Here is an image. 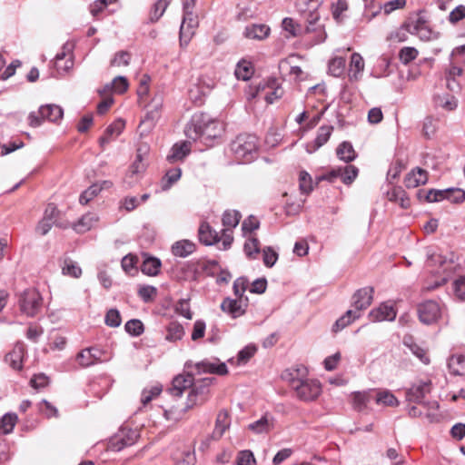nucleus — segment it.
<instances>
[{"label":"nucleus","mask_w":465,"mask_h":465,"mask_svg":"<svg viewBox=\"0 0 465 465\" xmlns=\"http://www.w3.org/2000/svg\"><path fill=\"white\" fill-rule=\"evenodd\" d=\"M224 132L223 124L204 113L194 114L186 126L185 135L193 141L200 140L207 146H213Z\"/></svg>","instance_id":"nucleus-1"},{"label":"nucleus","mask_w":465,"mask_h":465,"mask_svg":"<svg viewBox=\"0 0 465 465\" xmlns=\"http://www.w3.org/2000/svg\"><path fill=\"white\" fill-rule=\"evenodd\" d=\"M306 374L304 367L286 370L282 377L289 383L291 389L295 392L296 397L303 401L316 400L322 392V386L319 381L304 379Z\"/></svg>","instance_id":"nucleus-2"},{"label":"nucleus","mask_w":465,"mask_h":465,"mask_svg":"<svg viewBox=\"0 0 465 465\" xmlns=\"http://www.w3.org/2000/svg\"><path fill=\"white\" fill-rule=\"evenodd\" d=\"M230 149L237 160L242 163H250L257 154L258 139L250 134H239L231 143Z\"/></svg>","instance_id":"nucleus-3"},{"label":"nucleus","mask_w":465,"mask_h":465,"mask_svg":"<svg viewBox=\"0 0 465 465\" xmlns=\"http://www.w3.org/2000/svg\"><path fill=\"white\" fill-rule=\"evenodd\" d=\"M18 303L23 313L29 317H34L41 310L43 299L37 290L31 288L23 292Z\"/></svg>","instance_id":"nucleus-4"},{"label":"nucleus","mask_w":465,"mask_h":465,"mask_svg":"<svg viewBox=\"0 0 465 465\" xmlns=\"http://www.w3.org/2000/svg\"><path fill=\"white\" fill-rule=\"evenodd\" d=\"M211 382V378H204L198 381L193 380V385L191 386L187 397L185 411L205 401Z\"/></svg>","instance_id":"nucleus-5"},{"label":"nucleus","mask_w":465,"mask_h":465,"mask_svg":"<svg viewBox=\"0 0 465 465\" xmlns=\"http://www.w3.org/2000/svg\"><path fill=\"white\" fill-rule=\"evenodd\" d=\"M59 211L55 204L48 203L44 213L43 219L39 222L36 226V232L41 235H45L55 225L59 228L65 229L68 227L67 223H60L57 221V215Z\"/></svg>","instance_id":"nucleus-6"},{"label":"nucleus","mask_w":465,"mask_h":465,"mask_svg":"<svg viewBox=\"0 0 465 465\" xmlns=\"http://www.w3.org/2000/svg\"><path fill=\"white\" fill-rule=\"evenodd\" d=\"M359 169L354 165H345L331 169L330 172L323 174L320 180H326L330 183L335 182L340 179L344 184H351L358 176Z\"/></svg>","instance_id":"nucleus-7"},{"label":"nucleus","mask_w":465,"mask_h":465,"mask_svg":"<svg viewBox=\"0 0 465 465\" xmlns=\"http://www.w3.org/2000/svg\"><path fill=\"white\" fill-rule=\"evenodd\" d=\"M404 28L409 34L417 35L422 41L437 38V35L425 25L422 17L409 18L404 23Z\"/></svg>","instance_id":"nucleus-8"},{"label":"nucleus","mask_w":465,"mask_h":465,"mask_svg":"<svg viewBox=\"0 0 465 465\" xmlns=\"http://www.w3.org/2000/svg\"><path fill=\"white\" fill-rule=\"evenodd\" d=\"M431 391V381H419L414 382L409 389L405 391L406 401L409 402H414L417 404L424 405V398L427 394Z\"/></svg>","instance_id":"nucleus-9"},{"label":"nucleus","mask_w":465,"mask_h":465,"mask_svg":"<svg viewBox=\"0 0 465 465\" xmlns=\"http://www.w3.org/2000/svg\"><path fill=\"white\" fill-rule=\"evenodd\" d=\"M420 321L424 324H432L440 317V307L437 302L426 301L418 306Z\"/></svg>","instance_id":"nucleus-10"},{"label":"nucleus","mask_w":465,"mask_h":465,"mask_svg":"<svg viewBox=\"0 0 465 465\" xmlns=\"http://www.w3.org/2000/svg\"><path fill=\"white\" fill-rule=\"evenodd\" d=\"M104 352L101 349L97 347H89L82 350L77 354L76 361L80 366L86 368L98 362L104 361Z\"/></svg>","instance_id":"nucleus-11"},{"label":"nucleus","mask_w":465,"mask_h":465,"mask_svg":"<svg viewBox=\"0 0 465 465\" xmlns=\"http://www.w3.org/2000/svg\"><path fill=\"white\" fill-rule=\"evenodd\" d=\"M198 25V20L193 11H183V22L180 27V41L183 45L187 44L194 33V28Z\"/></svg>","instance_id":"nucleus-12"},{"label":"nucleus","mask_w":465,"mask_h":465,"mask_svg":"<svg viewBox=\"0 0 465 465\" xmlns=\"http://www.w3.org/2000/svg\"><path fill=\"white\" fill-rule=\"evenodd\" d=\"M323 0H308V5H311L312 10L304 13V17L307 22L306 32H316L318 30H322V25H317L318 21L321 18L320 13L318 12V8L322 5Z\"/></svg>","instance_id":"nucleus-13"},{"label":"nucleus","mask_w":465,"mask_h":465,"mask_svg":"<svg viewBox=\"0 0 465 465\" xmlns=\"http://www.w3.org/2000/svg\"><path fill=\"white\" fill-rule=\"evenodd\" d=\"M373 292L372 287H364L358 290L352 296L353 311L360 313L361 311L367 309L372 302Z\"/></svg>","instance_id":"nucleus-14"},{"label":"nucleus","mask_w":465,"mask_h":465,"mask_svg":"<svg viewBox=\"0 0 465 465\" xmlns=\"http://www.w3.org/2000/svg\"><path fill=\"white\" fill-rule=\"evenodd\" d=\"M195 368L199 372L213 373L217 375H225L228 372L226 364L220 362L218 359L203 360L197 362Z\"/></svg>","instance_id":"nucleus-15"},{"label":"nucleus","mask_w":465,"mask_h":465,"mask_svg":"<svg viewBox=\"0 0 465 465\" xmlns=\"http://www.w3.org/2000/svg\"><path fill=\"white\" fill-rule=\"evenodd\" d=\"M193 376L190 373L177 375L173 378L172 387L168 391L173 396L181 397L185 390H190L191 386L193 385Z\"/></svg>","instance_id":"nucleus-16"},{"label":"nucleus","mask_w":465,"mask_h":465,"mask_svg":"<svg viewBox=\"0 0 465 465\" xmlns=\"http://www.w3.org/2000/svg\"><path fill=\"white\" fill-rule=\"evenodd\" d=\"M332 131H333L332 125L321 126L318 129L316 138L312 142L307 143L306 151L309 153H315L319 148H321L323 144H325L329 141Z\"/></svg>","instance_id":"nucleus-17"},{"label":"nucleus","mask_w":465,"mask_h":465,"mask_svg":"<svg viewBox=\"0 0 465 465\" xmlns=\"http://www.w3.org/2000/svg\"><path fill=\"white\" fill-rule=\"evenodd\" d=\"M25 354V345L24 342L18 341L14 349L5 356V361L14 370H21L23 367V359Z\"/></svg>","instance_id":"nucleus-18"},{"label":"nucleus","mask_w":465,"mask_h":465,"mask_svg":"<svg viewBox=\"0 0 465 465\" xmlns=\"http://www.w3.org/2000/svg\"><path fill=\"white\" fill-rule=\"evenodd\" d=\"M246 302H242V299L226 298L221 304V309L230 314L232 318H237L244 314Z\"/></svg>","instance_id":"nucleus-19"},{"label":"nucleus","mask_w":465,"mask_h":465,"mask_svg":"<svg viewBox=\"0 0 465 465\" xmlns=\"http://www.w3.org/2000/svg\"><path fill=\"white\" fill-rule=\"evenodd\" d=\"M198 238L200 242L206 246L213 245L220 241L218 232L206 222L200 224L198 229Z\"/></svg>","instance_id":"nucleus-20"},{"label":"nucleus","mask_w":465,"mask_h":465,"mask_svg":"<svg viewBox=\"0 0 465 465\" xmlns=\"http://www.w3.org/2000/svg\"><path fill=\"white\" fill-rule=\"evenodd\" d=\"M396 314L392 305L383 303L377 309L371 311L369 318L371 322L393 321Z\"/></svg>","instance_id":"nucleus-21"},{"label":"nucleus","mask_w":465,"mask_h":465,"mask_svg":"<svg viewBox=\"0 0 465 465\" xmlns=\"http://www.w3.org/2000/svg\"><path fill=\"white\" fill-rule=\"evenodd\" d=\"M270 33L271 29L268 25L262 24H252L245 27L243 35L248 39L262 41L266 39Z\"/></svg>","instance_id":"nucleus-22"},{"label":"nucleus","mask_w":465,"mask_h":465,"mask_svg":"<svg viewBox=\"0 0 465 465\" xmlns=\"http://www.w3.org/2000/svg\"><path fill=\"white\" fill-rule=\"evenodd\" d=\"M172 253L175 257L186 258L196 251V244L190 240H180L173 243Z\"/></svg>","instance_id":"nucleus-23"},{"label":"nucleus","mask_w":465,"mask_h":465,"mask_svg":"<svg viewBox=\"0 0 465 465\" xmlns=\"http://www.w3.org/2000/svg\"><path fill=\"white\" fill-rule=\"evenodd\" d=\"M124 128V122L122 119H118L111 124L104 131V134L99 138V144L104 150L105 145L108 144L112 140L113 136H118Z\"/></svg>","instance_id":"nucleus-24"},{"label":"nucleus","mask_w":465,"mask_h":465,"mask_svg":"<svg viewBox=\"0 0 465 465\" xmlns=\"http://www.w3.org/2000/svg\"><path fill=\"white\" fill-rule=\"evenodd\" d=\"M273 427L274 419L268 413H265L259 420L248 425V429L256 434L268 433Z\"/></svg>","instance_id":"nucleus-25"},{"label":"nucleus","mask_w":465,"mask_h":465,"mask_svg":"<svg viewBox=\"0 0 465 465\" xmlns=\"http://www.w3.org/2000/svg\"><path fill=\"white\" fill-rule=\"evenodd\" d=\"M39 114L45 120L56 123L61 120L64 115L63 109L56 104H45L39 108Z\"/></svg>","instance_id":"nucleus-26"},{"label":"nucleus","mask_w":465,"mask_h":465,"mask_svg":"<svg viewBox=\"0 0 465 465\" xmlns=\"http://www.w3.org/2000/svg\"><path fill=\"white\" fill-rule=\"evenodd\" d=\"M364 70V60L362 56L358 53H353L351 56L349 77L350 80L357 81L359 76Z\"/></svg>","instance_id":"nucleus-27"},{"label":"nucleus","mask_w":465,"mask_h":465,"mask_svg":"<svg viewBox=\"0 0 465 465\" xmlns=\"http://www.w3.org/2000/svg\"><path fill=\"white\" fill-rule=\"evenodd\" d=\"M97 221L98 218L94 213H88L83 215L76 223H74L73 224V228L78 233H84L93 228Z\"/></svg>","instance_id":"nucleus-28"},{"label":"nucleus","mask_w":465,"mask_h":465,"mask_svg":"<svg viewBox=\"0 0 465 465\" xmlns=\"http://www.w3.org/2000/svg\"><path fill=\"white\" fill-rule=\"evenodd\" d=\"M428 180V173L425 170L418 168L417 171H412L405 178V185L408 188H415L421 184H425Z\"/></svg>","instance_id":"nucleus-29"},{"label":"nucleus","mask_w":465,"mask_h":465,"mask_svg":"<svg viewBox=\"0 0 465 465\" xmlns=\"http://www.w3.org/2000/svg\"><path fill=\"white\" fill-rule=\"evenodd\" d=\"M162 266V262L160 259L156 257L147 256L144 258L142 265L141 271L143 273L149 276H155L160 272V268Z\"/></svg>","instance_id":"nucleus-30"},{"label":"nucleus","mask_w":465,"mask_h":465,"mask_svg":"<svg viewBox=\"0 0 465 465\" xmlns=\"http://www.w3.org/2000/svg\"><path fill=\"white\" fill-rule=\"evenodd\" d=\"M145 170V164L143 163H139V161H134L124 180V183H126L129 187H132L138 180V175Z\"/></svg>","instance_id":"nucleus-31"},{"label":"nucleus","mask_w":465,"mask_h":465,"mask_svg":"<svg viewBox=\"0 0 465 465\" xmlns=\"http://www.w3.org/2000/svg\"><path fill=\"white\" fill-rule=\"evenodd\" d=\"M338 158L345 163H350L356 158V153L350 142H342L336 149Z\"/></svg>","instance_id":"nucleus-32"},{"label":"nucleus","mask_w":465,"mask_h":465,"mask_svg":"<svg viewBox=\"0 0 465 465\" xmlns=\"http://www.w3.org/2000/svg\"><path fill=\"white\" fill-rule=\"evenodd\" d=\"M450 371L454 375H465V356L452 355L448 361Z\"/></svg>","instance_id":"nucleus-33"},{"label":"nucleus","mask_w":465,"mask_h":465,"mask_svg":"<svg viewBox=\"0 0 465 465\" xmlns=\"http://www.w3.org/2000/svg\"><path fill=\"white\" fill-rule=\"evenodd\" d=\"M253 74V67L252 64L246 60H241L238 62L234 74L237 79L247 81L249 80Z\"/></svg>","instance_id":"nucleus-34"},{"label":"nucleus","mask_w":465,"mask_h":465,"mask_svg":"<svg viewBox=\"0 0 465 465\" xmlns=\"http://www.w3.org/2000/svg\"><path fill=\"white\" fill-rule=\"evenodd\" d=\"M361 313L357 311L348 310L344 315L340 317L334 323L332 327L333 331H339L344 329L347 325H349L352 321L360 318Z\"/></svg>","instance_id":"nucleus-35"},{"label":"nucleus","mask_w":465,"mask_h":465,"mask_svg":"<svg viewBox=\"0 0 465 465\" xmlns=\"http://www.w3.org/2000/svg\"><path fill=\"white\" fill-rule=\"evenodd\" d=\"M228 426L229 422L227 412L220 411L216 419L215 428L213 431V438L219 440L223 435Z\"/></svg>","instance_id":"nucleus-36"},{"label":"nucleus","mask_w":465,"mask_h":465,"mask_svg":"<svg viewBox=\"0 0 465 465\" xmlns=\"http://www.w3.org/2000/svg\"><path fill=\"white\" fill-rule=\"evenodd\" d=\"M388 195L390 201L399 203L402 208L406 209L411 205L410 198L401 187L393 188Z\"/></svg>","instance_id":"nucleus-37"},{"label":"nucleus","mask_w":465,"mask_h":465,"mask_svg":"<svg viewBox=\"0 0 465 465\" xmlns=\"http://www.w3.org/2000/svg\"><path fill=\"white\" fill-rule=\"evenodd\" d=\"M242 218V214L240 212L236 210H227L223 214V225L225 227V229H228L229 231L232 228H235Z\"/></svg>","instance_id":"nucleus-38"},{"label":"nucleus","mask_w":465,"mask_h":465,"mask_svg":"<svg viewBox=\"0 0 465 465\" xmlns=\"http://www.w3.org/2000/svg\"><path fill=\"white\" fill-rule=\"evenodd\" d=\"M190 152V148L186 143L181 144L175 143L172 149L171 153L167 156V160L170 163H174L179 160H183Z\"/></svg>","instance_id":"nucleus-39"},{"label":"nucleus","mask_w":465,"mask_h":465,"mask_svg":"<svg viewBox=\"0 0 465 465\" xmlns=\"http://www.w3.org/2000/svg\"><path fill=\"white\" fill-rule=\"evenodd\" d=\"M376 403L384 406L396 407L400 404L398 399L388 390L380 391L376 395Z\"/></svg>","instance_id":"nucleus-40"},{"label":"nucleus","mask_w":465,"mask_h":465,"mask_svg":"<svg viewBox=\"0 0 465 465\" xmlns=\"http://www.w3.org/2000/svg\"><path fill=\"white\" fill-rule=\"evenodd\" d=\"M167 333L165 339L169 341H176L184 335V329L182 324L177 322H172L167 326Z\"/></svg>","instance_id":"nucleus-41"},{"label":"nucleus","mask_w":465,"mask_h":465,"mask_svg":"<svg viewBox=\"0 0 465 465\" xmlns=\"http://www.w3.org/2000/svg\"><path fill=\"white\" fill-rule=\"evenodd\" d=\"M181 175L182 170L179 167L168 170L162 179V189L164 191L170 189L181 178Z\"/></svg>","instance_id":"nucleus-42"},{"label":"nucleus","mask_w":465,"mask_h":465,"mask_svg":"<svg viewBox=\"0 0 465 465\" xmlns=\"http://www.w3.org/2000/svg\"><path fill=\"white\" fill-rule=\"evenodd\" d=\"M370 400L371 395L368 391H355L352 393V405L354 410L358 411H363Z\"/></svg>","instance_id":"nucleus-43"},{"label":"nucleus","mask_w":465,"mask_h":465,"mask_svg":"<svg viewBox=\"0 0 465 465\" xmlns=\"http://www.w3.org/2000/svg\"><path fill=\"white\" fill-rule=\"evenodd\" d=\"M163 98L161 94H155L151 102L147 104V115L152 120L158 117L159 113L163 107Z\"/></svg>","instance_id":"nucleus-44"},{"label":"nucleus","mask_w":465,"mask_h":465,"mask_svg":"<svg viewBox=\"0 0 465 465\" xmlns=\"http://www.w3.org/2000/svg\"><path fill=\"white\" fill-rule=\"evenodd\" d=\"M17 415L15 413H6L0 420V430L4 434H8L13 431L15 425L17 421Z\"/></svg>","instance_id":"nucleus-45"},{"label":"nucleus","mask_w":465,"mask_h":465,"mask_svg":"<svg viewBox=\"0 0 465 465\" xmlns=\"http://www.w3.org/2000/svg\"><path fill=\"white\" fill-rule=\"evenodd\" d=\"M243 251L249 259H254L260 252V242L255 237H250L243 245Z\"/></svg>","instance_id":"nucleus-46"},{"label":"nucleus","mask_w":465,"mask_h":465,"mask_svg":"<svg viewBox=\"0 0 465 465\" xmlns=\"http://www.w3.org/2000/svg\"><path fill=\"white\" fill-rule=\"evenodd\" d=\"M434 103L436 106L442 107L448 111H452L457 107V100L449 94L436 95Z\"/></svg>","instance_id":"nucleus-47"},{"label":"nucleus","mask_w":465,"mask_h":465,"mask_svg":"<svg viewBox=\"0 0 465 465\" xmlns=\"http://www.w3.org/2000/svg\"><path fill=\"white\" fill-rule=\"evenodd\" d=\"M103 186L99 183H94L84 191L80 197L79 202L81 204H87L94 197H95L101 191Z\"/></svg>","instance_id":"nucleus-48"},{"label":"nucleus","mask_w":465,"mask_h":465,"mask_svg":"<svg viewBox=\"0 0 465 465\" xmlns=\"http://www.w3.org/2000/svg\"><path fill=\"white\" fill-rule=\"evenodd\" d=\"M64 266L62 267V272L64 275H68L74 278H79L82 274V269L77 264V262L65 259L64 262Z\"/></svg>","instance_id":"nucleus-49"},{"label":"nucleus","mask_w":465,"mask_h":465,"mask_svg":"<svg viewBox=\"0 0 465 465\" xmlns=\"http://www.w3.org/2000/svg\"><path fill=\"white\" fill-rule=\"evenodd\" d=\"M345 69V59L342 57H335L329 63V72L335 77L341 76Z\"/></svg>","instance_id":"nucleus-50"},{"label":"nucleus","mask_w":465,"mask_h":465,"mask_svg":"<svg viewBox=\"0 0 465 465\" xmlns=\"http://www.w3.org/2000/svg\"><path fill=\"white\" fill-rule=\"evenodd\" d=\"M450 190L445 189V190H435L431 189L425 194V200L428 203H436L442 201L444 199L448 200V197H450Z\"/></svg>","instance_id":"nucleus-51"},{"label":"nucleus","mask_w":465,"mask_h":465,"mask_svg":"<svg viewBox=\"0 0 465 465\" xmlns=\"http://www.w3.org/2000/svg\"><path fill=\"white\" fill-rule=\"evenodd\" d=\"M124 329L126 332L135 337L140 336L144 331L143 322L138 319L128 321L124 325Z\"/></svg>","instance_id":"nucleus-52"},{"label":"nucleus","mask_w":465,"mask_h":465,"mask_svg":"<svg viewBox=\"0 0 465 465\" xmlns=\"http://www.w3.org/2000/svg\"><path fill=\"white\" fill-rule=\"evenodd\" d=\"M134 443V439L131 437L124 438L117 435L111 440V448L115 451H120L125 447L131 446Z\"/></svg>","instance_id":"nucleus-53"},{"label":"nucleus","mask_w":465,"mask_h":465,"mask_svg":"<svg viewBox=\"0 0 465 465\" xmlns=\"http://www.w3.org/2000/svg\"><path fill=\"white\" fill-rule=\"evenodd\" d=\"M299 187L302 193L309 194L312 191V180L311 175L305 172L302 171L299 175Z\"/></svg>","instance_id":"nucleus-54"},{"label":"nucleus","mask_w":465,"mask_h":465,"mask_svg":"<svg viewBox=\"0 0 465 465\" xmlns=\"http://www.w3.org/2000/svg\"><path fill=\"white\" fill-rule=\"evenodd\" d=\"M257 351L254 344H249L242 349L237 355V363L245 364Z\"/></svg>","instance_id":"nucleus-55"},{"label":"nucleus","mask_w":465,"mask_h":465,"mask_svg":"<svg viewBox=\"0 0 465 465\" xmlns=\"http://www.w3.org/2000/svg\"><path fill=\"white\" fill-rule=\"evenodd\" d=\"M106 87L113 89L117 94H124L128 88V81L124 76H116L106 84Z\"/></svg>","instance_id":"nucleus-56"},{"label":"nucleus","mask_w":465,"mask_h":465,"mask_svg":"<svg viewBox=\"0 0 465 465\" xmlns=\"http://www.w3.org/2000/svg\"><path fill=\"white\" fill-rule=\"evenodd\" d=\"M169 5L168 0H158L150 14V20L152 22H156L159 20V18L163 15L165 12L167 6Z\"/></svg>","instance_id":"nucleus-57"},{"label":"nucleus","mask_w":465,"mask_h":465,"mask_svg":"<svg viewBox=\"0 0 465 465\" xmlns=\"http://www.w3.org/2000/svg\"><path fill=\"white\" fill-rule=\"evenodd\" d=\"M419 52L414 47L406 46L401 49L399 53L400 60L402 64H408L418 56Z\"/></svg>","instance_id":"nucleus-58"},{"label":"nucleus","mask_w":465,"mask_h":465,"mask_svg":"<svg viewBox=\"0 0 465 465\" xmlns=\"http://www.w3.org/2000/svg\"><path fill=\"white\" fill-rule=\"evenodd\" d=\"M256 460L252 451L249 450H241L236 458V465H255Z\"/></svg>","instance_id":"nucleus-59"},{"label":"nucleus","mask_w":465,"mask_h":465,"mask_svg":"<svg viewBox=\"0 0 465 465\" xmlns=\"http://www.w3.org/2000/svg\"><path fill=\"white\" fill-rule=\"evenodd\" d=\"M122 322L121 315L118 310L110 309L105 315V324L109 327H118Z\"/></svg>","instance_id":"nucleus-60"},{"label":"nucleus","mask_w":465,"mask_h":465,"mask_svg":"<svg viewBox=\"0 0 465 465\" xmlns=\"http://www.w3.org/2000/svg\"><path fill=\"white\" fill-rule=\"evenodd\" d=\"M195 462V454L191 450H184L175 458L176 465H194Z\"/></svg>","instance_id":"nucleus-61"},{"label":"nucleus","mask_w":465,"mask_h":465,"mask_svg":"<svg viewBox=\"0 0 465 465\" xmlns=\"http://www.w3.org/2000/svg\"><path fill=\"white\" fill-rule=\"evenodd\" d=\"M175 312L188 320H191L193 317L189 301L186 299H181L177 302L175 305Z\"/></svg>","instance_id":"nucleus-62"},{"label":"nucleus","mask_w":465,"mask_h":465,"mask_svg":"<svg viewBox=\"0 0 465 465\" xmlns=\"http://www.w3.org/2000/svg\"><path fill=\"white\" fill-rule=\"evenodd\" d=\"M263 262L267 267H272L278 260V253L272 247H266L262 250Z\"/></svg>","instance_id":"nucleus-63"},{"label":"nucleus","mask_w":465,"mask_h":465,"mask_svg":"<svg viewBox=\"0 0 465 465\" xmlns=\"http://www.w3.org/2000/svg\"><path fill=\"white\" fill-rule=\"evenodd\" d=\"M156 293H157L156 288L153 286H150V285L142 286L138 290V294L144 302H151L153 299V297L156 295Z\"/></svg>","instance_id":"nucleus-64"}]
</instances>
